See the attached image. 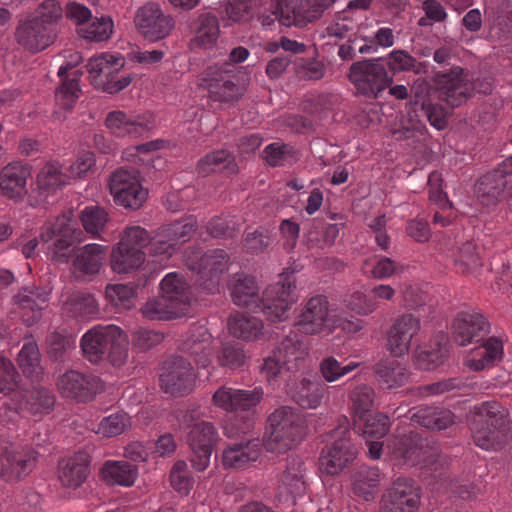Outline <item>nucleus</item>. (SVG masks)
<instances>
[{"label": "nucleus", "mask_w": 512, "mask_h": 512, "mask_svg": "<svg viewBox=\"0 0 512 512\" xmlns=\"http://www.w3.org/2000/svg\"><path fill=\"white\" fill-rule=\"evenodd\" d=\"M296 271L287 268L279 275L275 296L271 299L259 298V288L255 278L237 273L229 281V289L234 304L256 313L261 311L271 323L283 322L289 318V311L299 299Z\"/></svg>", "instance_id": "1"}, {"label": "nucleus", "mask_w": 512, "mask_h": 512, "mask_svg": "<svg viewBox=\"0 0 512 512\" xmlns=\"http://www.w3.org/2000/svg\"><path fill=\"white\" fill-rule=\"evenodd\" d=\"M472 438L482 450H498L510 438L511 419L508 410L497 402L475 406L467 417Z\"/></svg>", "instance_id": "2"}, {"label": "nucleus", "mask_w": 512, "mask_h": 512, "mask_svg": "<svg viewBox=\"0 0 512 512\" xmlns=\"http://www.w3.org/2000/svg\"><path fill=\"white\" fill-rule=\"evenodd\" d=\"M61 16L59 1L44 0L32 14L19 21L15 32L16 42L31 53L46 49L56 38V23Z\"/></svg>", "instance_id": "3"}, {"label": "nucleus", "mask_w": 512, "mask_h": 512, "mask_svg": "<svg viewBox=\"0 0 512 512\" xmlns=\"http://www.w3.org/2000/svg\"><path fill=\"white\" fill-rule=\"evenodd\" d=\"M307 431V420L302 413L291 406H281L268 416L264 446L269 452L285 453L295 448Z\"/></svg>", "instance_id": "4"}, {"label": "nucleus", "mask_w": 512, "mask_h": 512, "mask_svg": "<svg viewBox=\"0 0 512 512\" xmlns=\"http://www.w3.org/2000/svg\"><path fill=\"white\" fill-rule=\"evenodd\" d=\"M464 69L454 67L447 73H436L433 76L434 86L428 82L417 80L411 88L414 100H429L431 92L450 107H458L471 97L473 84L463 75Z\"/></svg>", "instance_id": "5"}, {"label": "nucleus", "mask_w": 512, "mask_h": 512, "mask_svg": "<svg viewBox=\"0 0 512 512\" xmlns=\"http://www.w3.org/2000/svg\"><path fill=\"white\" fill-rule=\"evenodd\" d=\"M348 77L357 93L373 99L393 82V78L388 76L386 68L381 64L380 58L352 63Z\"/></svg>", "instance_id": "6"}, {"label": "nucleus", "mask_w": 512, "mask_h": 512, "mask_svg": "<svg viewBox=\"0 0 512 512\" xmlns=\"http://www.w3.org/2000/svg\"><path fill=\"white\" fill-rule=\"evenodd\" d=\"M206 75L204 81L209 96L218 102L238 101L247 91L250 81L245 72L235 69L209 68Z\"/></svg>", "instance_id": "7"}, {"label": "nucleus", "mask_w": 512, "mask_h": 512, "mask_svg": "<svg viewBox=\"0 0 512 512\" xmlns=\"http://www.w3.org/2000/svg\"><path fill=\"white\" fill-rule=\"evenodd\" d=\"M159 376L160 387L173 397H182L192 392L196 374L191 363L180 355L167 358Z\"/></svg>", "instance_id": "8"}, {"label": "nucleus", "mask_w": 512, "mask_h": 512, "mask_svg": "<svg viewBox=\"0 0 512 512\" xmlns=\"http://www.w3.org/2000/svg\"><path fill=\"white\" fill-rule=\"evenodd\" d=\"M108 186L114 203L125 209L138 210L147 201L148 190L142 187L137 171L116 170L111 174Z\"/></svg>", "instance_id": "9"}, {"label": "nucleus", "mask_w": 512, "mask_h": 512, "mask_svg": "<svg viewBox=\"0 0 512 512\" xmlns=\"http://www.w3.org/2000/svg\"><path fill=\"white\" fill-rule=\"evenodd\" d=\"M335 440L322 450L319 458L321 469L328 475H337L356 459L357 449L351 440L347 427L338 426L333 430Z\"/></svg>", "instance_id": "10"}, {"label": "nucleus", "mask_w": 512, "mask_h": 512, "mask_svg": "<svg viewBox=\"0 0 512 512\" xmlns=\"http://www.w3.org/2000/svg\"><path fill=\"white\" fill-rule=\"evenodd\" d=\"M106 248L99 244H85L73 247L66 253L70 279L87 281L100 273L105 259Z\"/></svg>", "instance_id": "11"}, {"label": "nucleus", "mask_w": 512, "mask_h": 512, "mask_svg": "<svg viewBox=\"0 0 512 512\" xmlns=\"http://www.w3.org/2000/svg\"><path fill=\"white\" fill-rule=\"evenodd\" d=\"M135 23L143 37L151 42L166 38L175 25L173 18L165 15L155 3H147L139 8Z\"/></svg>", "instance_id": "12"}, {"label": "nucleus", "mask_w": 512, "mask_h": 512, "mask_svg": "<svg viewBox=\"0 0 512 512\" xmlns=\"http://www.w3.org/2000/svg\"><path fill=\"white\" fill-rule=\"evenodd\" d=\"M452 337L460 346H467L482 341L490 332L486 317L478 312H460L454 318Z\"/></svg>", "instance_id": "13"}, {"label": "nucleus", "mask_w": 512, "mask_h": 512, "mask_svg": "<svg viewBox=\"0 0 512 512\" xmlns=\"http://www.w3.org/2000/svg\"><path fill=\"white\" fill-rule=\"evenodd\" d=\"M215 443V428L209 422L196 423L188 434V444L192 450L191 463L199 471H204L212 459Z\"/></svg>", "instance_id": "14"}, {"label": "nucleus", "mask_w": 512, "mask_h": 512, "mask_svg": "<svg viewBox=\"0 0 512 512\" xmlns=\"http://www.w3.org/2000/svg\"><path fill=\"white\" fill-rule=\"evenodd\" d=\"M509 174H512V155L477 181L475 191L484 205H494L501 200L507 186L506 176Z\"/></svg>", "instance_id": "15"}, {"label": "nucleus", "mask_w": 512, "mask_h": 512, "mask_svg": "<svg viewBox=\"0 0 512 512\" xmlns=\"http://www.w3.org/2000/svg\"><path fill=\"white\" fill-rule=\"evenodd\" d=\"M419 502L411 480L397 479L383 495L380 512H416Z\"/></svg>", "instance_id": "16"}, {"label": "nucleus", "mask_w": 512, "mask_h": 512, "mask_svg": "<svg viewBox=\"0 0 512 512\" xmlns=\"http://www.w3.org/2000/svg\"><path fill=\"white\" fill-rule=\"evenodd\" d=\"M410 425L432 432L447 430L455 424V414L436 405H419L408 410Z\"/></svg>", "instance_id": "17"}, {"label": "nucleus", "mask_w": 512, "mask_h": 512, "mask_svg": "<svg viewBox=\"0 0 512 512\" xmlns=\"http://www.w3.org/2000/svg\"><path fill=\"white\" fill-rule=\"evenodd\" d=\"M105 389L104 382L95 376H88L71 370L66 372V398L76 403L91 402Z\"/></svg>", "instance_id": "18"}, {"label": "nucleus", "mask_w": 512, "mask_h": 512, "mask_svg": "<svg viewBox=\"0 0 512 512\" xmlns=\"http://www.w3.org/2000/svg\"><path fill=\"white\" fill-rule=\"evenodd\" d=\"M31 167L20 161L7 164L0 172L1 193L10 199H22L28 192L27 181Z\"/></svg>", "instance_id": "19"}, {"label": "nucleus", "mask_w": 512, "mask_h": 512, "mask_svg": "<svg viewBox=\"0 0 512 512\" xmlns=\"http://www.w3.org/2000/svg\"><path fill=\"white\" fill-rule=\"evenodd\" d=\"M261 454L258 438L243 437L241 441L230 443L222 452V465L227 469H239L255 462Z\"/></svg>", "instance_id": "20"}, {"label": "nucleus", "mask_w": 512, "mask_h": 512, "mask_svg": "<svg viewBox=\"0 0 512 512\" xmlns=\"http://www.w3.org/2000/svg\"><path fill=\"white\" fill-rule=\"evenodd\" d=\"M116 327L115 325H98L84 334L81 348L90 362L99 363L105 358L110 341L115 337Z\"/></svg>", "instance_id": "21"}, {"label": "nucleus", "mask_w": 512, "mask_h": 512, "mask_svg": "<svg viewBox=\"0 0 512 512\" xmlns=\"http://www.w3.org/2000/svg\"><path fill=\"white\" fill-rule=\"evenodd\" d=\"M35 460L29 449H6L0 459V475L6 481L19 479L33 469Z\"/></svg>", "instance_id": "22"}, {"label": "nucleus", "mask_w": 512, "mask_h": 512, "mask_svg": "<svg viewBox=\"0 0 512 512\" xmlns=\"http://www.w3.org/2000/svg\"><path fill=\"white\" fill-rule=\"evenodd\" d=\"M328 301L326 296L317 295L309 299L299 315L297 325L306 334L319 333L328 316Z\"/></svg>", "instance_id": "23"}, {"label": "nucleus", "mask_w": 512, "mask_h": 512, "mask_svg": "<svg viewBox=\"0 0 512 512\" xmlns=\"http://www.w3.org/2000/svg\"><path fill=\"white\" fill-rule=\"evenodd\" d=\"M190 29L195 33V37L190 41L192 48L210 47L219 36V22L211 12L200 14L191 22Z\"/></svg>", "instance_id": "24"}, {"label": "nucleus", "mask_w": 512, "mask_h": 512, "mask_svg": "<svg viewBox=\"0 0 512 512\" xmlns=\"http://www.w3.org/2000/svg\"><path fill=\"white\" fill-rule=\"evenodd\" d=\"M161 295L186 314L190 306V286L176 273L166 275L160 283Z\"/></svg>", "instance_id": "25"}, {"label": "nucleus", "mask_w": 512, "mask_h": 512, "mask_svg": "<svg viewBox=\"0 0 512 512\" xmlns=\"http://www.w3.org/2000/svg\"><path fill=\"white\" fill-rule=\"evenodd\" d=\"M145 260V252L138 247H131L122 240L112 249L111 267L117 273H128L138 269Z\"/></svg>", "instance_id": "26"}, {"label": "nucleus", "mask_w": 512, "mask_h": 512, "mask_svg": "<svg viewBox=\"0 0 512 512\" xmlns=\"http://www.w3.org/2000/svg\"><path fill=\"white\" fill-rule=\"evenodd\" d=\"M41 240L48 258L58 264L64 263V220L59 217L44 226Z\"/></svg>", "instance_id": "27"}, {"label": "nucleus", "mask_w": 512, "mask_h": 512, "mask_svg": "<svg viewBox=\"0 0 512 512\" xmlns=\"http://www.w3.org/2000/svg\"><path fill=\"white\" fill-rule=\"evenodd\" d=\"M325 388L320 380L303 378L296 386L292 399L303 409H316L321 405Z\"/></svg>", "instance_id": "28"}, {"label": "nucleus", "mask_w": 512, "mask_h": 512, "mask_svg": "<svg viewBox=\"0 0 512 512\" xmlns=\"http://www.w3.org/2000/svg\"><path fill=\"white\" fill-rule=\"evenodd\" d=\"M373 372L378 382L387 389L404 385L411 375L405 367L389 360L377 362L373 367Z\"/></svg>", "instance_id": "29"}, {"label": "nucleus", "mask_w": 512, "mask_h": 512, "mask_svg": "<svg viewBox=\"0 0 512 512\" xmlns=\"http://www.w3.org/2000/svg\"><path fill=\"white\" fill-rule=\"evenodd\" d=\"M125 60L122 57H115L110 54H101L93 57L86 65L88 72L92 75L91 84L94 86L96 78L114 79L116 74L124 67Z\"/></svg>", "instance_id": "30"}, {"label": "nucleus", "mask_w": 512, "mask_h": 512, "mask_svg": "<svg viewBox=\"0 0 512 512\" xmlns=\"http://www.w3.org/2000/svg\"><path fill=\"white\" fill-rule=\"evenodd\" d=\"M380 481L377 467L361 466L353 475V491L366 501L375 498Z\"/></svg>", "instance_id": "31"}, {"label": "nucleus", "mask_w": 512, "mask_h": 512, "mask_svg": "<svg viewBox=\"0 0 512 512\" xmlns=\"http://www.w3.org/2000/svg\"><path fill=\"white\" fill-rule=\"evenodd\" d=\"M102 479L108 485L131 486L137 477V468L126 461L107 462L101 469Z\"/></svg>", "instance_id": "32"}, {"label": "nucleus", "mask_w": 512, "mask_h": 512, "mask_svg": "<svg viewBox=\"0 0 512 512\" xmlns=\"http://www.w3.org/2000/svg\"><path fill=\"white\" fill-rule=\"evenodd\" d=\"M90 473V456L84 450L74 453L66 462V488H79Z\"/></svg>", "instance_id": "33"}, {"label": "nucleus", "mask_w": 512, "mask_h": 512, "mask_svg": "<svg viewBox=\"0 0 512 512\" xmlns=\"http://www.w3.org/2000/svg\"><path fill=\"white\" fill-rule=\"evenodd\" d=\"M262 320L256 317L245 316L240 313L231 315L228 319L229 332L237 338L243 340H253L262 334Z\"/></svg>", "instance_id": "34"}, {"label": "nucleus", "mask_w": 512, "mask_h": 512, "mask_svg": "<svg viewBox=\"0 0 512 512\" xmlns=\"http://www.w3.org/2000/svg\"><path fill=\"white\" fill-rule=\"evenodd\" d=\"M141 312L149 320H170L185 315L182 309L170 303L161 294L149 299L141 308Z\"/></svg>", "instance_id": "35"}, {"label": "nucleus", "mask_w": 512, "mask_h": 512, "mask_svg": "<svg viewBox=\"0 0 512 512\" xmlns=\"http://www.w3.org/2000/svg\"><path fill=\"white\" fill-rule=\"evenodd\" d=\"M434 347L430 350L421 351L417 356V361L420 368L424 370H432L442 365L449 355L447 348L448 339L443 334L435 336Z\"/></svg>", "instance_id": "36"}, {"label": "nucleus", "mask_w": 512, "mask_h": 512, "mask_svg": "<svg viewBox=\"0 0 512 512\" xmlns=\"http://www.w3.org/2000/svg\"><path fill=\"white\" fill-rule=\"evenodd\" d=\"M85 232L100 236L110 220L108 212L101 206H87L79 214Z\"/></svg>", "instance_id": "37"}, {"label": "nucleus", "mask_w": 512, "mask_h": 512, "mask_svg": "<svg viewBox=\"0 0 512 512\" xmlns=\"http://www.w3.org/2000/svg\"><path fill=\"white\" fill-rule=\"evenodd\" d=\"M302 12L301 0H278L274 14L279 22L287 27L292 25L303 27L306 25L305 16Z\"/></svg>", "instance_id": "38"}, {"label": "nucleus", "mask_w": 512, "mask_h": 512, "mask_svg": "<svg viewBox=\"0 0 512 512\" xmlns=\"http://www.w3.org/2000/svg\"><path fill=\"white\" fill-rule=\"evenodd\" d=\"M69 313L74 317H90L98 313L96 299L91 293L83 291L72 292L66 300Z\"/></svg>", "instance_id": "39"}, {"label": "nucleus", "mask_w": 512, "mask_h": 512, "mask_svg": "<svg viewBox=\"0 0 512 512\" xmlns=\"http://www.w3.org/2000/svg\"><path fill=\"white\" fill-rule=\"evenodd\" d=\"M17 362L23 374L29 378H38L42 373L40 354L35 342L28 341L18 353Z\"/></svg>", "instance_id": "40"}, {"label": "nucleus", "mask_w": 512, "mask_h": 512, "mask_svg": "<svg viewBox=\"0 0 512 512\" xmlns=\"http://www.w3.org/2000/svg\"><path fill=\"white\" fill-rule=\"evenodd\" d=\"M62 183L61 166L54 163H47L37 175V186L45 199L53 195Z\"/></svg>", "instance_id": "41"}, {"label": "nucleus", "mask_w": 512, "mask_h": 512, "mask_svg": "<svg viewBox=\"0 0 512 512\" xmlns=\"http://www.w3.org/2000/svg\"><path fill=\"white\" fill-rule=\"evenodd\" d=\"M363 420V424H358L356 419L353 420L354 431L362 432L363 435L372 438H381L389 431V418L382 413H376L374 415L369 414Z\"/></svg>", "instance_id": "42"}, {"label": "nucleus", "mask_w": 512, "mask_h": 512, "mask_svg": "<svg viewBox=\"0 0 512 512\" xmlns=\"http://www.w3.org/2000/svg\"><path fill=\"white\" fill-rule=\"evenodd\" d=\"M105 124L113 132L123 131L126 134L141 135L142 131L150 130L147 124L130 119L122 111L110 112L106 118Z\"/></svg>", "instance_id": "43"}, {"label": "nucleus", "mask_w": 512, "mask_h": 512, "mask_svg": "<svg viewBox=\"0 0 512 512\" xmlns=\"http://www.w3.org/2000/svg\"><path fill=\"white\" fill-rule=\"evenodd\" d=\"M179 248L167 225H163L152 235L150 254L170 258Z\"/></svg>", "instance_id": "44"}, {"label": "nucleus", "mask_w": 512, "mask_h": 512, "mask_svg": "<svg viewBox=\"0 0 512 512\" xmlns=\"http://www.w3.org/2000/svg\"><path fill=\"white\" fill-rule=\"evenodd\" d=\"M305 463L298 456L287 458L286 468L282 475V483L290 488V493L299 491L304 485Z\"/></svg>", "instance_id": "45"}, {"label": "nucleus", "mask_w": 512, "mask_h": 512, "mask_svg": "<svg viewBox=\"0 0 512 512\" xmlns=\"http://www.w3.org/2000/svg\"><path fill=\"white\" fill-rule=\"evenodd\" d=\"M114 334L115 337L110 341V346L105 354V358L113 366L121 367L128 359L129 341L126 333L118 326Z\"/></svg>", "instance_id": "46"}, {"label": "nucleus", "mask_w": 512, "mask_h": 512, "mask_svg": "<svg viewBox=\"0 0 512 512\" xmlns=\"http://www.w3.org/2000/svg\"><path fill=\"white\" fill-rule=\"evenodd\" d=\"M229 255L223 249H213L201 256L199 261V272L209 273L211 277L218 276L226 269Z\"/></svg>", "instance_id": "47"}, {"label": "nucleus", "mask_w": 512, "mask_h": 512, "mask_svg": "<svg viewBox=\"0 0 512 512\" xmlns=\"http://www.w3.org/2000/svg\"><path fill=\"white\" fill-rule=\"evenodd\" d=\"M113 32V21L110 17L95 18L88 27L77 29L80 37L94 42L107 41Z\"/></svg>", "instance_id": "48"}, {"label": "nucleus", "mask_w": 512, "mask_h": 512, "mask_svg": "<svg viewBox=\"0 0 512 512\" xmlns=\"http://www.w3.org/2000/svg\"><path fill=\"white\" fill-rule=\"evenodd\" d=\"M357 366V363L343 364L334 357H327L320 363V372L327 382L341 383Z\"/></svg>", "instance_id": "49"}, {"label": "nucleus", "mask_w": 512, "mask_h": 512, "mask_svg": "<svg viewBox=\"0 0 512 512\" xmlns=\"http://www.w3.org/2000/svg\"><path fill=\"white\" fill-rule=\"evenodd\" d=\"M105 295L114 306L129 310L134 306L136 289L126 284L108 285Z\"/></svg>", "instance_id": "50"}, {"label": "nucleus", "mask_w": 512, "mask_h": 512, "mask_svg": "<svg viewBox=\"0 0 512 512\" xmlns=\"http://www.w3.org/2000/svg\"><path fill=\"white\" fill-rule=\"evenodd\" d=\"M455 265L462 274H472L481 267L476 245L473 242L467 241L461 245Z\"/></svg>", "instance_id": "51"}, {"label": "nucleus", "mask_w": 512, "mask_h": 512, "mask_svg": "<svg viewBox=\"0 0 512 512\" xmlns=\"http://www.w3.org/2000/svg\"><path fill=\"white\" fill-rule=\"evenodd\" d=\"M388 67L393 72L414 71L416 74L425 72L426 64L417 62L403 50H395L389 54Z\"/></svg>", "instance_id": "52"}, {"label": "nucleus", "mask_w": 512, "mask_h": 512, "mask_svg": "<svg viewBox=\"0 0 512 512\" xmlns=\"http://www.w3.org/2000/svg\"><path fill=\"white\" fill-rule=\"evenodd\" d=\"M353 402V420L357 418L363 420L373 405V390L367 386H360L351 393Z\"/></svg>", "instance_id": "53"}, {"label": "nucleus", "mask_w": 512, "mask_h": 512, "mask_svg": "<svg viewBox=\"0 0 512 512\" xmlns=\"http://www.w3.org/2000/svg\"><path fill=\"white\" fill-rule=\"evenodd\" d=\"M130 425V418L125 412L111 414L100 422L97 433L105 437H114L122 434Z\"/></svg>", "instance_id": "54"}, {"label": "nucleus", "mask_w": 512, "mask_h": 512, "mask_svg": "<svg viewBox=\"0 0 512 512\" xmlns=\"http://www.w3.org/2000/svg\"><path fill=\"white\" fill-rule=\"evenodd\" d=\"M229 158L230 155L225 150H218L207 154L197 163L198 173L202 175H208L214 171L213 166H218L226 161H228V163L225 168L231 170L232 172H236L237 165L234 163L233 159L229 160Z\"/></svg>", "instance_id": "55"}, {"label": "nucleus", "mask_w": 512, "mask_h": 512, "mask_svg": "<svg viewBox=\"0 0 512 512\" xmlns=\"http://www.w3.org/2000/svg\"><path fill=\"white\" fill-rule=\"evenodd\" d=\"M246 358L245 351L236 343H226L218 352V361L224 367H241L245 364Z\"/></svg>", "instance_id": "56"}, {"label": "nucleus", "mask_w": 512, "mask_h": 512, "mask_svg": "<svg viewBox=\"0 0 512 512\" xmlns=\"http://www.w3.org/2000/svg\"><path fill=\"white\" fill-rule=\"evenodd\" d=\"M54 403V396L49 390L38 388L32 392L30 398L25 402V408L32 414H42L49 412Z\"/></svg>", "instance_id": "57"}, {"label": "nucleus", "mask_w": 512, "mask_h": 512, "mask_svg": "<svg viewBox=\"0 0 512 512\" xmlns=\"http://www.w3.org/2000/svg\"><path fill=\"white\" fill-rule=\"evenodd\" d=\"M19 374L13 363L0 356V393L10 394L18 388Z\"/></svg>", "instance_id": "58"}, {"label": "nucleus", "mask_w": 512, "mask_h": 512, "mask_svg": "<svg viewBox=\"0 0 512 512\" xmlns=\"http://www.w3.org/2000/svg\"><path fill=\"white\" fill-rule=\"evenodd\" d=\"M260 387L254 389H234V411H247L257 406L263 398Z\"/></svg>", "instance_id": "59"}, {"label": "nucleus", "mask_w": 512, "mask_h": 512, "mask_svg": "<svg viewBox=\"0 0 512 512\" xmlns=\"http://www.w3.org/2000/svg\"><path fill=\"white\" fill-rule=\"evenodd\" d=\"M120 240L126 242V244L131 247H138L142 251L144 248H146L148 250V254H150L152 235L143 227H127L124 230Z\"/></svg>", "instance_id": "60"}, {"label": "nucleus", "mask_w": 512, "mask_h": 512, "mask_svg": "<svg viewBox=\"0 0 512 512\" xmlns=\"http://www.w3.org/2000/svg\"><path fill=\"white\" fill-rule=\"evenodd\" d=\"M164 339L161 332L154 330L139 329L133 335V348L139 352H146L160 344Z\"/></svg>", "instance_id": "61"}, {"label": "nucleus", "mask_w": 512, "mask_h": 512, "mask_svg": "<svg viewBox=\"0 0 512 512\" xmlns=\"http://www.w3.org/2000/svg\"><path fill=\"white\" fill-rule=\"evenodd\" d=\"M412 338L405 333L390 328L388 333L387 348L395 357H401L409 351Z\"/></svg>", "instance_id": "62"}, {"label": "nucleus", "mask_w": 512, "mask_h": 512, "mask_svg": "<svg viewBox=\"0 0 512 512\" xmlns=\"http://www.w3.org/2000/svg\"><path fill=\"white\" fill-rule=\"evenodd\" d=\"M422 8L425 12V17L419 19V26H430L432 25L431 21L441 22L446 18V11L437 0H425L422 4Z\"/></svg>", "instance_id": "63"}, {"label": "nucleus", "mask_w": 512, "mask_h": 512, "mask_svg": "<svg viewBox=\"0 0 512 512\" xmlns=\"http://www.w3.org/2000/svg\"><path fill=\"white\" fill-rule=\"evenodd\" d=\"M184 350L195 358L197 364L207 367L210 363L211 349L205 341L188 340L184 343Z\"/></svg>", "instance_id": "64"}]
</instances>
